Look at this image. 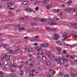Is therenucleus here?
<instances>
[{
    "mask_svg": "<svg viewBox=\"0 0 77 77\" xmlns=\"http://www.w3.org/2000/svg\"><path fill=\"white\" fill-rule=\"evenodd\" d=\"M40 21H42V22H46L47 20L43 18L41 19Z\"/></svg>",
    "mask_w": 77,
    "mask_h": 77,
    "instance_id": "20e7f679",
    "label": "nucleus"
},
{
    "mask_svg": "<svg viewBox=\"0 0 77 77\" xmlns=\"http://www.w3.org/2000/svg\"><path fill=\"white\" fill-rule=\"evenodd\" d=\"M3 1L4 2H9V0H3Z\"/></svg>",
    "mask_w": 77,
    "mask_h": 77,
    "instance_id": "5fc2aeb1",
    "label": "nucleus"
},
{
    "mask_svg": "<svg viewBox=\"0 0 77 77\" xmlns=\"http://www.w3.org/2000/svg\"><path fill=\"white\" fill-rule=\"evenodd\" d=\"M15 50L16 51H18V50H20V48H19V47H16L15 48Z\"/></svg>",
    "mask_w": 77,
    "mask_h": 77,
    "instance_id": "bb28decb",
    "label": "nucleus"
},
{
    "mask_svg": "<svg viewBox=\"0 0 77 77\" xmlns=\"http://www.w3.org/2000/svg\"><path fill=\"white\" fill-rule=\"evenodd\" d=\"M59 38V36L58 35L56 34L54 35V38H53V39H54V40L55 41H57V39H58Z\"/></svg>",
    "mask_w": 77,
    "mask_h": 77,
    "instance_id": "f257e3e1",
    "label": "nucleus"
},
{
    "mask_svg": "<svg viewBox=\"0 0 77 77\" xmlns=\"http://www.w3.org/2000/svg\"><path fill=\"white\" fill-rule=\"evenodd\" d=\"M66 35H67V34L66 33L64 32L63 34V38H65V36H66Z\"/></svg>",
    "mask_w": 77,
    "mask_h": 77,
    "instance_id": "ddd939ff",
    "label": "nucleus"
},
{
    "mask_svg": "<svg viewBox=\"0 0 77 77\" xmlns=\"http://www.w3.org/2000/svg\"><path fill=\"white\" fill-rule=\"evenodd\" d=\"M20 25H16L15 26V28L16 29H18V28H20Z\"/></svg>",
    "mask_w": 77,
    "mask_h": 77,
    "instance_id": "5701e85b",
    "label": "nucleus"
},
{
    "mask_svg": "<svg viewBox=\"0 0 77 77\" xmlns=\"http://www.w3.org/2000/svg\"><path fill=\"white\" fill-rule=\"evenodd\" d=\"M48 20L49 21H50L51 22L52 21H54V20H53L52 19H50V18L48 19Z\"/></svg>",
    "mask_w": 77,
    "mask_h": 77,
    "instance_id": "4be33fe9",
    "label": "nucleus"
},
{
    "mask_svg": "<svg viewBox=\"0 0 77 77\" xmlns=\"http://www.w3.org/2000/svg\"><path fill=\"white\" fill-rule=\"evenodd\" d=\"M42 47H39V50H42Z\"/></svg>",
    "mask_w": 77,
    "mask_h": 77,
    "instance_id": "de8ad7c7",
    "label": "nucleus"
},
{
    "mask_svg": "<svg viewBox=\"0 0 77 77\" xmlns=\"http://www.w3.org/2000/svg\"><path fill=\"white\" fill-rule=\"evenodd\" d=\"M14 5V3L9 4L8 6V8H9V7H12Z\"/></svg>",
    "mask_w": 77,
    "mask_h": 77,
    "instance_id": "39448f33",
    "label": "nucleus"
},
{
    "mask_svg": "<svg viewBox=\"0 0 77 77\" xmlns=\"http://www.w3.org/2000/svg\"><path fill=\"white\" fill-rule=\"evenodd\" d=\"M72 34H73L74 35V34H76V32H75V31H72Z\"/></svg>",
    "mask_w": 77,
    "mask_h": 77,
    "instance_id": "c9c22d12",
    "label": "nucleus"
},
{
    "mask_svg": "<svg viewBox=\"0 0 77 77\" xmlns=\"http://www.w3.org/2000/svg\"><path fill=\"white\" fill-rule=\"evenodd\" d=\"M9 52L10 53H11V54H14V52L15 51L14 50L12 51V50L10 49L9 50Z\"/></svg>",
    "mask_w": 77,
    "mask_h": 77,
    "instance_id": "6e6552de",
    "label": "nucleus"
},
{
    "mask_svg": "<svg viewBox=\"0 0 77 77\" xmlns=\"http://www.w3.org/2000/svg\"><path fill=\"white\" fill-rule=\"evenodd\" d=\"M15 75H16L14 73H12L11 74V76L12 77H14V76H15Z\"/></svg>",
    "mask_w": 77,
    "mask_h": 77,
    "instance_id": "dca6fc26",
    "label": "nucleus"
},
{
    "mask_svg": "<svg viewBox=\"0 0 77 77\" xmlns=\"http://www.w3.org/2000/svg\"><path fill=\"white\" fill-rule=\"evenodd\" d=\"M16 12L17 13H19V12H20V10H17Z\"/></svg>",
    "mask_w": 77,
    "mask_h": 77,
    "instance_id": "e433bc0d",
    "label": "nucleus"
},
{
    "mask_svg": "<svg viewBox=\"0 0 77 77\" xmlns=\"http://www.w3.org/2000/svg\"><path fill=\"white\" fill-rule=\"evenodd\" d=\"M50 8H51V6H50L49 5H47L46 8H47V9H49Z\"/></svg>",
    "mask_w": 77,
    "mask_h": 77,
    "instance_id": "412c9836",
    "label": "nucleus"
},
{
    "mask_svg": "<svg viewBox=\"0 0 77 77\" xmlns=\"http://www.w3.org/2000/svg\"><path fill=\"white\" fill-rule=\"evenodd\" d=\"M9 16L10 17H11L12 16H14V14H12V12H11V11H9Z\"/></svg>",
    "mask_w": 77,
    "mask_h": 77,
    "instance_id": "0eeeda50",
    "label": "nucleus"
},
{
    "mask_svg": "<svg viewBox=\"0 0 77 77\" xmlns=\"http://www.w3.org/2000/svg\"><path fill=\"white\" fill-rule=\"evenodd\" d=\"M48 57H49L50 59H51V56L50 54H49L48 55Z\"/></svg>",
    "mask_w": 77,
    "mask_h": 77,
    "instance_id": "c03bdc74",
    "label": "nucleus"
},
{
    "mask_svg": "<svg viewBox=\"0 0 77 77\" xmlns=\"http://www.w3.org/2000/svg\"><path fill=\"white\" fill-rule=\"evenodd\" d=\"M48 77H51V75H50V74H48Z\"/></svg>",
    "mask_w": 77,
    "mask_h": 77,
    "instance_id": "13d9d810",
    "label": "nucleus"
},
{
    "mask_svg": "<svg viewBox=\"0 0 77 77\" xmlns=\"http://www.w3.org/2000/svg\"><path fill=\"white\" fill-rule=\"evenodd\" d=\"M56 49L57 50L59 51H62V49H61V48L60 47L57 48Z\"/></svg>",
    "mask_w": 77,
    "mask_h": 77,
    "instance_id": "1a4fd4ad",
    "label": "nucleus"
},
{
    "mask_svg": "<svg viewBox=\"0 0 77 77\" xmlns=\"http://www.w3.org/2000/svg\"><path fill=\"white\" fill-rule=\"evenodd\" d=\"M34 45H35L36 46V47H38V44H37L36 43H34Z\"/></svg>",
    "mask_w": 77,
    "mask_h": 77,
    "instance_id": "37998d69",
    "label": "nucleus"
},
{
    "mask_svg": "<svg viewBox=\"0 0 77 77\" xmlns=\"http://www.w3.org/2000/svg\"><path fill=\"white\" fill-rule=\"evenodd\" d=\"M25 11H26L27 12H32V10L29 8H25Z\"/></svg>",
    "mask_w": 77,
    "mask_h": 77,
    "instance_id": "f03ea898",
    "label": "nucleus"
},
{
    "mask_svg": "<svg viewBox=\"0 0 77 77\" xmlns=\"http://www.w3.org/2000/svg\"><path fill=\"white\" fill-rule=\"evenodd\" d=\"M47 2L46 1H45L44 2H43V4H45V3H47Z\"/></svg>",
    "mask_w": 77,
    "mask_h": 77,
    "instance_id": "4c0bfd02",
    "label": "nucleus"
},
{
    "mask_svg": "<svg viewBox=\"0 0 77 77\" xmlns=\"http://www.w3.org/2000/svg\"><path fill=\"white\" fill-rule=\"evenodd\" d=\"M77 10V8H73V11H74L75 12V11H76Z\"/></svg>",
    "mask_w": 77,
    "mask_h": 77,
    "instance_id": "c85d7f7f",
    "label": "nucleus"
},
{
    "mask_svg": "<svg viewBox=\"0 0 77 77\" xmlns=\"http://www.w3.org/2000/svg\"><path fill=\"white\" fill-rule=\"evenodd\" d=\"M56 24V23L55 22H54L53 23V24H52V25H54V24Z\"/></svg>",
    "mask_w": 77,
    "mask_h": 77,
    "instance_id": "4d7b16f0",
    "label": "nucleus"
},
{
    "mask_svg": "<svg viewBox=\"0 0 77 77\" xmlns=\"http://www.w3.org/2000/svg\"><path fill=\"white\" fill-rule=\"evenodd\" d=\"M0 74H1V75H3V72H0Z\"/></svg>",
    "mask_w": 77,
    "mask_h": 77,
    "instance_id": "864d4df0",
    "label": "nucleus"
},
{
    "mask_svg": "<svg viewBox=\"0 0 77 77\" xmlns=\"http://www.w3.org/2000/svg\"><path fill=\"white\" fill-rule=\"evenodd\" d=\"M2 41H3V40L2 39H0V42H2Z\"/></svg>",
    "mask_w": 77,
    "mask_h": 77,
    "instance_id": "0e129e2a",
    "label": "nucleus"
},
{
    "mask_svg": "<svg viewBox=\"0 0 77 77\" xmlns=\"http://www.w3.org/2000/svg\"><path fill=\"white\" fill-rule=\"evenodd\" d=\"M18 29L19 31H21V28H19Z\"/></svg>",
    "mask_w": 77,
    "mask_h": 77,
    "instance_id": "052dcab7",
    "label": "nucleus"
},
{
    "mask_svg": "<svg viewBox=\"0 0 77 77\" xmlns=\"http://www.w3.org/2000/svg\"><path fill=\"white\" fill-rule=\"evenodd\" d=\"M69 55H66V57H69Z\"/></svg>",
    "mask_w": 77,
    "mask_h": 77,
    "instance_id": "3c124183",
    "label": "nucleus"
},
{
    "mask_svg": "<svg viewBox=\"0 0 77 77\" xmlns=\"http://www.w3.org/2000/svg\"><path fill=\"white\" fill-rule=\"evenodd\" d=\"M56 43L57 44H58V45H62V44L61 42L59 41H56Z\"/></svg>",
    "mask_w": 77,
    "mask_h": 77,
    "instance_id": "7ed1b4c3",
    "label": "nucleus"
},
{
    "mask_svg": "<svg viewBox=\"0 0 77 77\" xmlns=\"http://www.w3.org/2000/svg\"><path fill=\"white\" fill-rule=\"evenodd\" d=\"M62 60H64V61H65V62H66L68 61L66 59H65V58H62Z\"/></svg>",
    "mask_w": 77,
    "mask_h": 77,
    "instance_id": "2eb2a0df",
    "label": "nucleus"
},
{
    "mask_svg": "<svg viewBox=\"0 0 77 77\" xmlns=\"http://www.w3.org/2000/svg\"><path fill=\"white\" fill-rule=\"evenodd\" d=\"M66 39V38H65L63 40V41H65V40Z\"/></svg>",
    "mask_w": 77,
    "mask_h": 77,
    "instance_id": "603ef678",
    "label": "nucleus"
},
{
    "mask_svg": "<svg viewBox=\"0 0 77 77\" xmlns=\"http://www.w3.org/2000/svg\"><path fill=\"white\" fill-rule=\"evenodd\" d=\"M48 23L49 24V25H52V23L51 22H49Z\"/></svg>",
    "mask_w": 77,
    "mask_h": 77,
    "instance_id": "ea45409f",
    "label": "nucleus"
},
{
    "mask_svg": "<svg viewBox=\"0 0 77 77\" xmlns=\"http://www.w3.org/2000/svg\"><path fill=\"white\" fill-rule=\"evenodd\" d=\"M49 31H51V30L53 31H54V29L52 28H49Z\"/></svg>",
    "mask_w": 77,
    "mask_h": 77,
    "instance_id": "a878e982",
    "label": "nucleus"
},
{
    "mask_svg": "<svg viewBox=\"0 0 77 77\" xmlns=\"http://www.w3.org/2000/svg\"><path fill=\"white\" fill-rule=\"evenodd\" d=\"M48 71H49L51 72V71H53V70L52 69H49Z\"/></svg>",
    "mask_w": 77,
    "mask_h": 77,
    "instance_id": "6e6d98bb",
    "label": "nucleus"
},
{
    "mask_svg": "<svg viewBox=\"0 0 77 77\" xmlns=\"http://www.w3.org/2000/svg\"><path fill=\"white\" fill-rule=\"evenodd\" d=\"M31 25L32 26H36V23H34L32 24Z\"/></svg>",
    "mask_w": 77,
    "mask_h": 77,
    "instance_id": "b1692460",
    "label": "nucleus"
},
{
    "mask_svg": "<svg viewBox=\"0 0 77 77\" xmlns=\"http://www.w3.org/2000/svg\"><path fill=\"white\" fill-rule=\"evenodd\" d=\"M21 30H23L24 29V28H21Z\"/></svg>",
    "mask_w": 77,
    "mask_h": 77,
    "instance_id": "774afa93",
    "label": "nucleus"
},
{
    "mask_svg": "<svg viewBox=\"0 0 77 77\" xmlns=\"http://www.w3.org/2000/svg\"><path fill=\"white\" fill-rule=\"evenodd\" d=\"M38 3V2L37 1H35L34 2V5H37Z\"/></svg>",
    "mask_w": 77,
    "mask_h": 77,
    "instance_id": "72a5a7b5",
    "label": "nucleus"
},
{
    "mask_svg": "<svg viewBox=\"0 0 77 77\" xmlns=\"http://www.w3.org/2000/svg\"><path fill=\"white\" fill-rule=\"evenodd\" d=\"M27 18V19H29L30 18V17L29 16H25Z\"/></svg>",
    "mask_w": 77,
    "mask_h": 77,
    "instance_id": "a18cd8bd",
    "label": "nucleus"
},
{
    "mask_svg": "<svg viewBox=\"0 0 77 77\" xmlns=\"http://www.w3.org/2000/svg\"><path fill=\"white\" fill-rule=\"evenodd\" d=\"M77 24H76V23H75L74 22L72 23V25H73V26H75V25H76Z\"/></svg>",
    "mask_w": 77,
    "mask_h": 77,
    "instance_id": "473e14b6",
    "label": "nucleus"
},
{
    "mask_svg": "<svg viewBox=\"0 0 77 77\" xmlns=\"http://www.w3.org/2000/svg\"><path fill=\"white\" fill-rule=\"evenodd\" d=\"M38 9H39V7H37L35 8V11H38Z\"/></svg>",
    "mask_w": 77,
    "mask_h": 77,
    "instance_id": "2f4dec72",
    "label": "nucleus"
},
{
    "mask_svg": "<svg viewBox=\"0 0 77 77\" xmlns=\"http://www.w3.org/2000/svg\"><path fill=\"white\" fill-rule=\"evenodd\" d=\"M74 37L77 38V35H75V34H74Z\"/></svg>",
    "mask_w": 77,
    "mask_h": 77,
    "instance_id": "680f3d73",
    "label": "nucleus"
},
{
    "mask_svg": "<svg viewBox=\"0 0 77 77\" xmlns=\"http://www.w3.org/2000/svg\"><path fill=\"white\" fill-rule=\"evenodd\" d=\"M54 20H59V18H57L56 17H53Z\"/></svg>",
    "mask_w": 77,
    "mask_h": 77,
    "instance_id": "393cba45",
    "label": "nucleus"
},
{
    "mask_svg": "<svg viewBox=\"0 0 77 77\" xmlns=\"http://www.w3.org/2000/svg\"><path fill=\"white\" fill-rule=\"evenodd\" d=\"M31 41H32V42L35 41V39L34 38H32V39H31Z\"/></svg>",
    "mask_w": 77,
    "mask_h": 77,
    "instance_id": "79ce46f5",
    "label": "nucleus"
},
{
    "mask_svg": "<svg viewBox=\"0 0 77 77\" xmlns=\"http://www.w3.org/2000/svg\"><path fill=\"white\" fill-rule=\"evenodd\" d=\"M28 3H29V2H22V4L23 5H27Z\"/></svg>",
    "mask_w": 77,
    "mask_h": 77,
    "instance_id": "423d86ee",
    "label": "nucleus"
},
{
    "mask_svg": "<svg viewBox=\"0 0 77 77\" xmlns=\"http://www.w3.org/2000/svg\"><path fill=\"white\" fill-rule=\"evenodd\" d=\"M59 60L58 61V62H60V59H62V58H61V57H59Z\"/></svg>",
    "mask_w": 77,
    "mask_h": 77,
    "instance_id": "aec40b11",
    "label": "nucleus"
},
{
    "mask_svg": "<svg viewBox=\"0 0 77 77\" xmlns=\"http://www.w3.org/2000/svg\"><path fill=\"white\" fill-rule=\"evenodd\" d=\"M30 66H31V67H32V66H33V65L32 64H30Z\"/></svg>",
    "mask_w": 77,
    "mask_h": 77,
    "instance_id": "e2e57ef3",
    "label": "nucleus"
},
{
    "mask_svg": "<svg viewBox=\"0 0 77 77\" xmlns=\"http://www.w3.org/2000/svg\"><path fill=\"white\" fill-rule=\"evenodd\" d=\"M49 46V45H48V44L47 43H45V48L48 47Z\"/></svg>",
    "mask_w": 77,
    "mask_h": 77,
    "instance_id": "9b49d317",
    "label": "nucleus"
},
{
    "mask_svg": "<svg viewBox=\"0 0 77 77\" xmlns=\"http://www.w3.org/2000/svg\"><path fill=\"white\" fill-rule=\"evenodd\" d=\"M42 60H46V57L45 56H43L42 58Z\"/></svg>",
    "mask_w": 77,
    "mask_h": 77,
    "instance_id": "4468645a",
    "label": "nucleus"
},
{
    "mask_svg": "<svg viewBox=\"0 0 77 77\" xmlns=\"http://www.w3.org/2000/svg\"><path fill=\"white\" fill-rule=\"evenodd\" d=\"M25 39H29V38L28 37H27V36H26L25 37V38H24Z\"/></svg>",
    "mask_w": 77,
    "mask_h": 77,
    "instance_id": "a19ab883",
    "label": "nucleus"
},
{
    "mask_svg": "<svg viewBox=\"0 0 77 77\" xmlns=\"http://www.w3.org/2000/svg\"><path fill=\"white\" fill-rule=\"evenodd\" d=\"M35 37L36 38L35 39L36 40L38 41V40H37V39H39V36H37L36 35H35Z\"/></svg>",
    "mask_w": 77,
    "mask_h": 77,
    "instance_id": "f3484780",
    "label": "nucleus"
},
{
    "mask_svg": "<svg viewBox=\"0 0 77 77\" xmlns=\"http://www.w3.org/2000/svg\"><path fill=\"white\" fill-rule=\"evenodd\" d=\"M50 63H51L50 62H48L46 63V65L47 66H49L50 65Z\"/></svg>",
    "mask_w": 77,
    "mask_h": 77,
    "instance_id": "9d476101",
    "label": "nucleus"
},
{
    "mask_svg": "<svg viewBox=\"0 0 77 77\" xmlns=\"http://www.w3.org/2000/svg\"><path fill=\"white\" fill-rule=\"evenodd\" d=\"M63 54H66V51H63Z\"/></svg>",
    "mask_w": 77,
    "mask_h": 77,
    "instance_id": "8fccbe9b",
    "label": "nucleus"
},
{
    "mask_svg": "<svg viewBox=\"0 0 77 77\" xmlns=\"http://www.w3.org/2000/svg\"><path fill=\"white\" fill-rule=\"evenodd\" d=\"M75 74L74 73H71L70 74V75L72 77H75Z\"/></svg>",
    "mask_w": 77,
    "mask_h": 77,
    "instance_id": "f8f14e48",
    "label": "nucleus"
},
{
    "mask_svg": "<svg viewBox=\"0 0 77 77\" xmlns=\"http://www.w3.org/2000/svg\"><path fill=\"white\" fill-rule=\"evenodd\" d=\"M32 72H35V69H34L32 70Z\"/></svg>",
    "mask_w": 77,
    "mask_h": 77,
    "instance_id": "338daca9",
    "label": "nucleus"
},
{
    "mask_svg": "<svg viewBox=\"0 0 77 77\" xmlns=\"http://www.w3.org/2000/svg\"><path fill=\"white\" fill-rule=\"evenodd\" d=\"M19 68H20V69L22 68V66H19Z\"/></svg>",
    "mask_w": 77,
    "mask_h": 77,
    "instance_id": "69168bd1",
    "label": "nucleus"
},
{
    "mask_svg": "<svg viewBox=\"0 0 77 77\" xmlns=\"http://www.w3.org/2000/svg\"><path fill=\"white\" fill-rule=\"evenodd\" d=\"M41 46H42L43 47H45V44H42L40 45Z\"/></svg>",
    "mask_w": 77,
    "mask_h": 77,
    "instance_id": "cd10ccee",
    "label": "nucleus"
},
{
    "mask_svg": "<svg viewBox=\"0 0 77 77\" xmlns=\"http://www.w3.org/2000/svg\"><path fill=\"white\" fill-rule=\"evenodd\" d=\"M72 2L71 1H68L67 2V4L68 5H70V4H71V3H72Z\"/></svg>",
    "mask_w": 77,
    "mask_h": 77,
    "instance_id": "a211bd4d",
    "label": "nucleus"
},
{
    "mask_svg": "<svg viewBox=\"0 0 77 77\" xmlns=\"http://www.w3.org/2000/svg\"><path fill=\"white\" fill-rule=\"evenodd\" d=\"M29 53H30V52H32V49L31 48H29Z\"/></svg>",
    "mask_w": 77,
    "mask_h": 77,
    "instance_id": "f704fd0d",
    "label": "nucleus"
},
{
    "mask_svg": "<svg viewBox=\"0 0 77 77\" xmlns=\"http://www.w3.org/2000/svg\"><path fill=\"white\" fill-rule=\"evenodd\" d=\"M64 77H69V75L68 74H65L63 75Z\"/></svg>",
    "mask_w": 77,
    "mask_h": 77,
    "instance_id": "6ab92c4d",
    "label": "nucleus"
},
{
    "mask_svg": "<svg viewBox=\"0 0 77 77\" xmlns=\"http://www.w3.org/2000/svg\"><path fill=\"white\" fill-rule=\"evenodd\" d=\"M21 74L22 75H23V74H24V72L23 71H21Z\"/></svg>",
    "mask_w": 77,
    "mask_h": 77,
    "instance_id": "c756f323",
    "label": "nucleus"
},
{
    "mask_svg": "<svg viewBox=\"0 0 77 77\" xmlns=\"http://www.w3.org/2000/svg\"><path fill=\"white\" fill-rule=\"evenodd\" d=\"M27 63H28V62H27V61H25V65H27Z\"/></svg>",
    "mask_w": 77,
    "mask_h": 77,
    "instance_id": "09e8293b",
    "label": "nucleus"
},
{
    "mask_svg": "<svg viewBox=\"0 0 77 77\" xmlns=\"http://www.w3.org/2000/svg\"><path fill=\"white\" fill-rule=\"evenodd\" d=\"M72 11V9L71 8H69V12H71Z\"/></svg>",
    "mask_w": 77,
    "mask_h": 77,
    "instance_id": "49530a36",
    "label": "nucleus"
},
{
    "mask_svg": "<svg viewBox=\"0 0 77 77\" xmlns=\"http://www.w3.org/2000/svg\"><path fill=\"white\" fill-rule=\"evenodd\" d=\"M3 47H4V48H7V46L5 45H4L3 46Z\"/></svg>",
    "mask_w": 77,
    "mask_h": 77,
    "instance_id": "7c9ffc66",
    "label": "nucleus"
},
{
    "mask_svg": "<svg viewBox=\"0 0 77 77\" xmlns=\"http://www.w3.org/2000/svg\"><path fill=\"white\" fill-rule=\"evenodd\" d=\"M70 58H71V59H73V57H72V56H70Z\"/></svg>",
    "mask_w": 77,
    "mask_h": 77,
    "instance_id": "bf43d9fd",
    "label": "nucleus"
},
{
    "mask_svg": "<svg viewBox=\"0 0 77 77\" xmlns=\"http://www.w3.org/2000/svg\"><path fill=\"white\" fill-rule=\"evenodd\" d=\"M36 57H38V58H40V56H39V55L38 54H37L36 56Z\"/></svg>",
    "mask_w": 77,
    "mask_h": 77,
    "instance_id": "58836bf2",
    "label": "nucleus"
}]
</instances>
